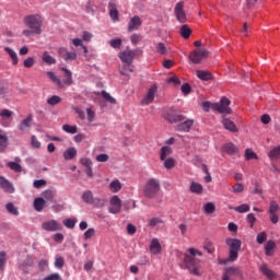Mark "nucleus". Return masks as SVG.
<instances>
[{"mask_svg": "<svg viewBox=\"0 0 280 280\" xmlns=\"http://www.w3.org/2000/svg\"><path fill=\"white\" fill-rule=\"evenodd\" d=\"M34 120V117L32 114H30L25 119H23L19 125V130L21 132H27L28 128H32V121Z\"/></svg>", "mask_w": 280, "mask_h": 280, "instance_id": "18", "label": "nucleus"}, {"mask_svg": "<svg viewBox=\"0 0 280 280\" xmlns=\"http://www.w3.org/2000/svg\"><path fill=\"white\" fill-rule=\"evenodd\" d=\"M135 71V66L132 63H125L122 67L119 69V73L121 75H130Z\"/></svg>", "mask_w": 280, "mask_h": 280, "instance_id": "27", "label": "nucleus"}, {"mask_svg": "<svg viewBox=\"0 0 280 280\" xmlns=\"http://www.w3.org/2000/svg\"><path fill=\"white\" fill-rule=\"evenodd\" d=\"M4 51L8 52V55L10 56L11 60H12V65L14 67H16V65H19V56L16 55V51H14L12 48L10 47H4Z\"/></svg>", "mask_w": 280, "mask_h": 280, "instance_id": "28", "label": "nucleus"}, {"mask_svg": "<svg viewBox=\"0 0 280 280\" xmlns=\"http://www.w3.org/2000/svg\"><path fill=\"white\" fill-rule=\"evenodd\" d=\"M59 56L68 62V60H75L78 58V54L69 52L67 48L61 47L58 49Z\"/></svg>", "mask_w": 280, "mask_h": 280, "instance_id": "16", "label": "nucleus"}, {"mask_svg": "<svg viewBox=\"0 0 280 280\" xmlns=\"http://www.w3.org/2000/svg\"><path fill=\"white\" fill-rule=\"evenodd\" d=\"M150 250L153 255H161V243L159 238H153L150 243Z\"/></svg>", "mask_w": 280, "mask_h": 280, "instance_id": "21", "label": "nucleus"}, {"mask_svg": "<svg viewBox=\"0 0 280 280\" xmlns=\"http://www.w3.org/2000/svg\"><path fill=\"white\" fill-rule=\"evenodd\" d=\"M101 95H102L103 100H105L109 104H117V100H115V97H113L108 92L102 91Z\"/></svg>", "mask_w": 280, "mask_h": 280, "instance_id": "44", "label": "nucleus"}, {"mask_svg": "<svg viewBox=\"0 0 280 280\" xmlns=\"http://www.w3.org/2000/svg\"><path fill=\"white\" fill-rule=\"evenodd\" d=\"M0 117L5 120V119H10V117H12V110L10 109H2L0 112Z\"/></svg>", "mask_w": 280, "mask_h": 280, "instance_id": "59", "label": "nucleus"}, {"mask_svg": "<svg viewBox=\"0 0 280 280\" xmlns=\"http://www.w3.org/2000/svg\"><path fill=\"white\" fill-rule=\"evenodd\" d=\"M192 127H194V119L187 118V116H185L184 120L177 122L175 129L177 132H189V130H191Z\"/></svg>", "mask_w": 280, "mask_h": 280, "instance_id": "10", "label": "nucleus"}, {"mask_svg": "<svg viewBox=\"0 0 280 280\" xmlns=\"http://www.w3.org/2000/svg\"><path fill=\"white\" fill-rule=\"evenodd\" d=\"M233 209H234V211H236V213H248V211H250V206L247 203H243Z\"/></svg>", "mask_w": 280, "mask_h": 280, "instance_id": "42", "label": "nucleus"}, {"mask_svg": "<svg viewBox=\"0 0 280 280\" xmlns=\"http://www.w3.org/2000/svg\"><path fill=\"white\" fill-rule=\"evenodd\" d=\"M208 54L209 52L207 51V49H195L190 52L189 60L194 65H200V62H202V59L207 58Z\"/></svg>", "mask_w": 280, "mask_h": 280, "instance_id": "7", "label": "nucleus"}, {"mask_svg": "<svg viewBox=\"0 0 280 280\" xmlns=\"http://www.w3.org/2000/svg\"><path fill=\"white\" fill-rule=\"evenodd\" d=\"M119 58L121 62L127 65H132V60H135V52L132 50H125L119 54Z\"/></svg>", "mask_w": 280, "mask_h": 280, "instance_id": "14", "label": "nucleus"}, {"mask_svg": "<svg viewBox=\"0 0 280 280\" xmlns=\"http://www.w3.org/2000/svg\"><path fill=\"white\" fill-rule=\"evenodd\" d=\"M95 197H93V191L85 190L82 194V200L85 202V205H92Z\"/></svg>", "mask_w": 280, "mask_h": 280, "instance_id": "29", "label": "nucleus"}, {"mask_svg": "<svg viewBox=\"0 0 280 280\" xmlns=\"http://www.w3.org/2000/svg\"><path fill=\"white\" fill-rule=\"evenodd\" d=\"M77 222H78V219H66L63 220V225L67 229H75Z\"/></svg>", "mask_w": 280, "mask_h": 280, "instance_id": "51", "label": "nucleus"}, {"mask_svg": "<svg viewBox=\"0 0 280 280\" xmlns=\"http://www.w3.org/2000/svg\"><path fill=\"white\" fill-rule=\"evenodd\" d=\"M47 78H49L50 81L54 82V84H57V86L59 89H62L65 85L62 84V81L60 80V78H58V75H56V73L48 71L46 72Z\"/></svg>", "mask_w": 280, "mask_h": 280, "instance_id": "25", "label": "nucleus"}, {"mask_svg": "<svg viewBox=\"0 0 280 280\" xmlns=\"http://www.w3.org/2000/svg\"><path fill=\"white\" fill-rule=\"evenodd\" d=\"M260 272H262V275L265 277H267V279H277V273L272 271V269L268 268V265L262 264L259 268Z\"/></svg>", "mask_w": 280, "mask_h": 280, "instance_id": "19", "label": "nucleus"}, {"mask_svg": "<svg viewBox=\"0 0 280 280\" xmlns=\"http://www.w3.org/2000/svg\"><path fill=\"white\" fill-rule=\"evenodd\" d=\"M16 162H9L7 165L12 170L13 172L21 173L23 172V168L21 167V158H15Z\"/></svg>", "mask_w": 280, "mask_h": 280, "instance_id": "26", "label": "nucleus"}, {"mask_svg": "<svg viewBox=\"0 0 280 280\" xmlns=\"http://www.w3.org/2000/svg\"><path fill=\"white\" fill-rule=\"evenodd\" d=\"M42 229L44 231L54 233L56 231H62V225L60 223H58V221H56V220H50V221H46V222L42 223Z\"/></svg>", "mask_w": 280, "mask_h": 280, "instance_id": "12", "label": "nucleus"}, {"mask_svg": "<svg viewBox=\"0 0 280 280\" xmlns=\"http://www.w3.org/2000/svg\"><path fill=\"white\" fill-rule=\"evenodd\" d=\"M78 156V150L73 147L68 148L65 152H63V159L66 161H73V159Z\"/></svg>", "mask_w": 280, "mask_h": 280, "instance_id": "20", "label": "nucleus"}, {"mask_svg": "<svg viewBox=\"0 0 280 280\" xmlns=\"http://www.w3.org/2000/svg\"><path fill=\"white\" fill-rule=\"evenodd\" d=\"M268 240V234L266 232H260L256 236L257 244H264Z\"/></svg>", "mask_w": 280, "mask_h": 280, "instance_id": "54", "label": "nucleus"}, {"mask_svg": "<svg viewBox=\"0 0 280 280\" xmlns=\"http://www.w3.org/2000/svg\"><path fill=\"white\" fill-rule=\"evenodd\" d=\"M161 191V182L156 178H149L144 185L143 196L144 198H156V194Z\"/></svg>", "mask_w": 280, "mask_h": 280, "instance_id": "3", "label": "nucleus"}, {"mask_svg": "<svg viewBox=\"0 0 280 280\" xmlns=\"http://www.w3.org/2000/svg\"><path fill=\"white\" fill-rule=\"evenodd\" d=\"M94 235H95V229L90 228V229H88V230L84 232L83 238H84V240H91V237H94Z\"/></svg>", "mask_w": 280, "mask_h": 280, "instance_id": "58", "label": "nucleus"}, {"mask_svg": "<svg viewBox=\"0 0 280 280\" xmlns=\"http://www.w3.org/2000/svg\"><path fill=\"white\" fill-rule=\"evenodd\" d=\"M197 255L198 257H202V252L194 247L188 248V254H185L184 257V266H186L190 275L200 277V259L196 258Z\"/></svg>", "mask_w": 280, "mask_h": 280, "instance_id": "1", "label": "nucleus"}, {"mask_svg": "<svg viewBox=\"0 0 280 280\" xmlns=\"http://www.w3.org/2000/svg\"><path fill=\"white\" fill-rule=\"evenodd\" d=\"M205 212L211 215V213H215V205L213 202H208L203 206Z\"/></svg>", "mask_w": 280, "mask_h": 280, "instance_id": "50", "label": "nucleus"}, {"mask_svg": "<svg viewBox=\"0 0 280 280\" xmlns=\"http://www.w3.org/2000/svg\"><path fill=\"white\" fill-rule=\"evenodd\" d=\"M23 65L25 69H32V66L36 65V60L34 59V57H28L23 61Z\"/></svg>", "mask_w": 280, "mask_h": 280, "instance_id": "56", "label": "nucleus"}, {"mask_svg": "<svg viewBox=\"0 0 280 280\" xmlns=\"http://www.w3.org/2000/svg\"><path fill=\"white\" fill-rule=\"evenodd\" d=\"M81 165H83V167H85V170H88L89 167H93V161H91V159L89 158H82L80 160Z\"/></svg>", "mask_w": 280, "mask_h": 280, "instance_id": "57", "label": "nucleus"}, {"mask_svg": "<svg viewBox=\"0 0 280 280\" xmlns=\"http://www.w3.org/2000/svg\"><path fill=\"white\" fill-rule=\"evenodd\" d=\"M279 203H277V201L275 200H271L269 202V210H268V213H269V220L272 224H279Z\"/></svg>", "mask_w": 280, "mask_h": 280, "instance_id": "6", "label": "nucleus"}, {"mask_svg": "<svg viewBox=\"0 0 280 280\" xmlns=\"http://www.w3.org/2000/svg\"><path fill=\"white\" fill-rule=\"evenodd\" d=\"M170 154H172V148L165 145L161 148V152H160V161H165V159H167V156H170Z\"/></svg>", "mask_w": 280, "mask_h": 280, "instance_id": "32", "label": "nucleus"}, {"mask_svg": "<svg viewBox=\"0 0 280 280\" xmlns=\"http://www.w3.org/2000/svg\"><path fill=\"white\" fill-rule=\"evenodd\" d=\"M225 244L230 248L228 261H237L240 248H242V241L238 238H225Z\"/></svg>", "mask_w": 280, "mask_h": 280, "instance_id": "4", "label": "nucleus"}, {"mask_svg": "<svg viewBox=\"0 0 280 280\" xmlns=\"http://www.w3.org/2000/svg\"><path fill=\"white\" fill-rule=\"evenodd\" d=\"M110 47L114 49H119L121 47V38L112 39L109 42Z\"/></svg>", "mask_w": 280, "mask_h": 280, "instance_id": "61", "label": "nucleus"}, {"mask_svg": "<svg viewBox=\"0 0 280 280\" xmlns=\"http://www.w3.org/2000/svg\"><path fill=\"white\" fill-rule=\"evenodd\" d=\"M5 209L8 213H11V215H19V209L15 208L14 203L12 202L7 203Z\"/></svg>", "mask_w": 280, "mask_h": 280, "instance_id": "46", "label": "nucleus"}, {"mask_svg": "<svg viewBox=\"0 0 280 280\" xmlns=\"http://www.w3.org/2000/svg\"><path fill=\"white\" fill-rule=\"evenodd\" d=\"M8 261V254L5 252H0V272L5 270V262Z\"/></svg>", "mask_w": 280, "mask_h": 280, "instance_id": "40", "label": "nucleus"}, {"mask_svg": "<svg viewBox=\"0 0 280 280\" xmlns=\"http://www.w3.org/2000/svg\"><path fill=\"white\" fill-rule=\"evenodd\" d=\"M180 36H183L185 39L189 38L191 36V28H189L188 25H183L179 30Z\"/></svg>", "mask_w": 280, "mask_h": 280, "instance_id": "39", "label": "nucleus"}, {"mask_svg": "<svg viewBox=\"0 0 280 280\" xmlns=\"http://www.w3.org/2000/svg\"><path fill=\"white\" fill-rule=\"evenodd\" d=\"M232 191L234 194H242V191H244V184L237 183L235 186L232 187Z\"/></svg>", "mask_w": 280, "mask_h": 280, "instance_id": "63", "label": "nucleus"}, {"mask_svg": "<svg viewBox=\"0 0 280 280\" xmlns=\"http://www.w3.org/2000/svg\"><path fill=\"white\" fill-rule=\"evenodd\" d=\"M86 115L89 124H93V121L95 120V110H93V107L86 108Z\"/></svg>", "mask_w": 280, "mask_h": 280, "instance_id": "52", "label": "nucleus"}, {"mask_svg": "<svg viewBox=\"0 0 280 280\" xmlns=\"http://www.w3.org/2000/svg\"><path fill=\"white\" fill-rule=\"evenodd\" d=\"M24 24L28 30H33L34 34H43V16L38 14H31L24 18Z\"/></svg>", "mask_w": 280, "mask_h": 280, "instance_id": "2", "label": "nucleus"}, {"mask_svg": "<svg viewBox=\"0 0 280 280\" xmlns=\"http://www.w3.org/2000/svg\"><path fill=\"white\" fill-rule=\"evenodd\" d=\"M8 148V136L5 133H0V152H5Z\"/></svg>", "mask_w": 280, "mask_h": 280, "instance_id": "35", "label": "nucleus"}, {"mask_svg": "<svg viewBox=\"0 0 280 280\" xmlns=\"http://www.w3.org/2000/svg\"><path fill=\"white\" fill-rule=\"evenodd\" d=\"M44 280H62V278L60 277V273H51L44 278Z\"/></svg>", "mask_w": 280, "mask_h": 280, "instance_id": "64", "label": "nucleus"}, {"mask_svg": "<svg viewBox=\"0 0 280 280\" xmlns=\"http://www.w3.org/2000/svg\"><path fill=\"white\" fill-rule=\"evenodd\" d=\"M43 198H45V200H48L51 202V200H54V198L56 197V191L48 189V190H44L42 192Z\"/></svg>", "mask_w": 280, "mask_h": 280, "instance_id": "41", "label": "nucleus"}, {"mask_svg": "<svg viewBox=\"0 0 280 280\" xmlns=\"http://www.w3.org/2000/svg\"><path fill=\"white\" fill-rule=\"evenodd\" d=\"M269 159H280V145L276 147L268 154Z\"/></svg>", "mask_w": 280, "mask_h": 280, "instance_id": "55", "label": "nucleus"}, {"mask_svg": "<svg viewBox=\"0 0 280 280\" xmlns=\"http://www.w3.org/2000/svg\"><path fill=\"white\" fill-rule=\"evenodd\" d=\"M55 266H56V268H63L65 267V258H62V256H56Z\"/></svg>", "mask_w": 280, "mask_h": 280, "instance_id": "60", "label": "nucleus"}, {"mask_svg": "<svg viewBox=\"0 0 280 280\" xmlns=\"http://www.w3.org/2000/svg\"><path fill=\"white\" fill-rule=\"evenodd\" d=\"M62 130H63V132H67L68 135H75V132H78V126L63 125Z\"/></svg>", "mask_w": 280, "mask_h": 280, "instance_id": "43", "label": "nucleus"}, {"mask_svg": "<svg viewBox=\"0 0 280 280\" xmlns=\"http://www.w3.org/2000/svg\"><path fill=\"white\" fill-rule=\"evenodd\" d=\"M190 191L192 194H201L202 192V186L199 183L192 182L190 185Z\"/></svg>", "mask_w": 280, "mask_h": 280, "instance_id": "49", "label": "nucleus"}, {"mask_svg": "<svg viewBox=\"0 0 280 280\" xmlns=\"http://www.w3.org/2000/svg\"><path fill=\"white\" fill-rule=\"evenodd\" d=\"M62 71L65 72V75H66V80L63 82L67 84V86H71V84H73V78H72L71 71H69V69L67 68H62Z\"/></svg>", "mask_w": 280, "mask_h": 280, "instance_id": "38", "label": "nucleus"}, {"mask_svg": "<svg viewBox=\"0 0 280 280\" xmlns=\"http://www.w3.org/2000/svg\"><path fill=\"white\" fill-rule=\"evenodd\" d=\"M0 187L5 189L8 194H14V186H12L3 176H0Z\"/></svg>", "mask_w": 280, "mask_h": 280, "instance_id": "22", "label": "nucleus"}, {"mask_svg": "<svg viewBox=\"0 0 280 280\" xmlns=\"http://www.w3.org/2000/svg\"><path fill=\"white\" fill-rule=\"evenodd\" d=\"M175 166H176V160H174L173 158H168L164 160V167L166 170H174Z\"/></svg>", "mask_w": 280, "mask_h": 280, "instance_id": "48", "label": "nucleus"}, {"mask_svg": "<svg viewBox=\"0 0 280 280\" xmlns=\"http://www.w3.org/2000/svg\"><path fill=\"white\" fill-rule=\"evenodd\" d=\"M245 159L247 161H252V159H259L255 152H253V149H246L245 150Z\"/></svg>", "mask_w": 280, "mask_h": 280, "instance_id": "53", "label": "nucleus"}, {"mask_svg": "<svg viewBox=\"0 0 280 280\" xmlns=\"http://www.w3.org/2000/svg\"><path fill=\"white\" fill-rule=\"evenodd\" d=\"M222 124H223V128L225 130H229V132H240L235 122L224 116L222 117Z\"/></svg>", "mask_w": 280, "mask_h": 280, "instance_id": "17", "label": "nucleus"}, {"mask_svg": "<svg viewBox=\"0 0 280 280\" xmlns=\"http://www.w3.org/2000/svg\"><path fill=\"white\" fill-rule=\"evenodd\" d=\"M197 78H199V80H203L205 82H209V80H211V72L205 71V70H198Z\"/></svg>", "mask_w": 280, "mask_h": 280, "instance_id": "33", "label": "nucleus"}, {"mask_svg": "<svg viewBox=\"0 0 280 280\" xmlns=\"http://www.w3.org/2000/svg\"><path fill=\"white\" fill-rule=\"evenodd\" d=\"M141 18L139 15H135L129 20L128 23V32H137L139 30V26L141 25Z\"/></svg>", "mask_w": 280, "mask_h": 280, "instance_id": "15", "label": "nucleus"}, {"mask_svg": "<svg viewBox=\"0 0 280 280\" xmlns=\"http://www.w3.org/2000/svg\"><path fill=\"white\" fill-rule=\"evenodd\" d=\"M230 106L231 100H229L226 96H223L220 103L212 104V110H217V113H220L221 115H231V113H233V109H231Z\"/></svg>", "mask_w": 280, "mask_h": 280, "instance_id": "5", "label": "nucleus"}, {"mask_svg": "<svg viewBox=\"0 0 280 280\" xmlns=\"http://www.w3.org/2000/svg\"><path fill=\"white\" fill-rule=\"evenodd\" d=\"M42 60L46 65H56V58L51 57L50 54L47 51L43 54Z\"/></svg>", "mask_w": 280, "mask_h": 280, "instance_id": "36", "label": "nucleus"}, {"mask_svg": "<svg viewBox=\"0 0 280 280\" xmlns=\"http://www.w3.org/2000/svg\"><path fill=\"white\" fill-rule=\"evenodd\" d=\"M60 102H62V98L58 95H52L47 100L49 106H56L57 104H60Z\"/></svg>", "mask_w": 280, "mask_h": 280, "instance_id": "47", "label": "nucleus"}, {"mask_svg": "<svg viewBox=\"0 0 280 280\" xmlns=\"http://www.w3.org/2000/svg\"><path fill=\"white\" fill-rule=\"evenodd\" d=\"M156 85H152L149 90L147 95L144 96V100L141 101L142 106H148V104H152L154 102V95H156Z\"/></svg>", "mask_w": 280, "mask_h": 280, "instance_id": "13", "label": "nucleus"}, {"mask_svg": "<svg viewBox=\"0 0 280 280\" xmlns=\"http://www.w3.org/2000/svg\"><path fill=\"white\" fill-rule=\"evenodd\" d=\"M110 207L108 208V211L113 213L114 215L117 213H121V199L114 195L109 200Z\"/></svg>", "mask_w": 280, "mask_h": 280, "instance_id": "11", "label": "nucleus"}, {"mask_svg": "<svg viewBox=\"0 0 280 280\" xmlns=\"http://www.w3.org/2000/svg\"><path fill=\"white\" fill-rule=\"evenodd\" d=\"M109 189L113 191V194H117V191L121 189V182H119V179L110 182Z\"/></svg>", "mask_w": 280, "mask_h": 280, "instance_id": "34", "label": "nucleus"}, {"mask_svg": "<svg viewBox=\"0 0 280 280\" xmlns=\"http://www.w3.org/2000/svg\"><path fill=\"white\" fill-rule=\"evenodd\" d=\"M164 119L168 121V124H177L179 121H184L185 115L176 113L174 109H167L164 116Z\"/></svg>", "mask_w": 280, "mask_h": 280, "instance_id": "8", "label": "nucleus"}, {"mask_svg": "<svg viewBox=\"0 0 280 280\" xmlns=\"http://www.w3.org/2000/svg\"><path fill=\"white\" fill-rule=\"evenodd\" d=\"M91 205H93V207H96V209H102L103 207H106V200L100 197H94Z\"/></svg>", "mask_w": 280, "mask_h": 280, "instance_id": "37", "label": "nucleus"}, {"mask_svg": "<svg viewBox=\"0 0 280 280\" xmlns=\"http://www.w3.org/2000/svg\"><path fill=\"white\" fill-rule=\"evenodd\" d=\"M155 49L160 56H167L168 54L167 47L163 43H158Z\"/></svg>", "mask_w": 280, "mask_h": 280, "instance_id": "45", "label": "nucleus"}, {"mask_svg": "<svg viewBox=\"0 0 280 280\" xmlns=\"http://www.w3.org/2000/svg\"><path fill=\"white\" fill-rule=\"evenodd\" d=\"M223 152H226V154H235V152H237V147H235V144H233L232 142L225 143L223 145Z\"/></svg>", "mask_w": 280, "mask_h": 280, "instance_id": "31", "label": "nucleus"}, {"mask_svg": "<svg viewBox=\"0 0 280 280\" xmlns=\"http://www.w3.org/2000/svg\"><path fill=\"white\" fill-rule=\"evenodd\" d=\"M174 12L179 23H185L187 21V13H185V3L183 1L175 4Z\"/></svg>", "mask_w": 280, "mask_h": 280, "instance_id": "9", "label": "nucleus"}, {"mask_svg": "<svg viewBox=\"0 0 280 280\" xmlns=\"http://www.w3.org/2000/svg\"><path fill=\"white\" fill-rule=\"evenodd\" d=\"M275 248H277V244L275 243V241H268L265 244V255H267V257H271Z\"/></svg>", "mask_w": 280, "mask_h": 280, "instance_id": "23", "label": "nucleus"}, {"mask_svg": "<svg viewBox=\"0 0 280 280\" xmlns=\"http://www.w3.org/2000/svg\"><path fill=\"white\" fill-rule=\"evenodd\" d=\"M109 16L114 21H119V11L117 10V5L113 2L109 3Z\"/></svg>", "mask_w": 280, "mask_h": 280, "instance_id": "24", "label": "nucleus"}, {"mask_svg": "<svg viewBox=\"0 0 280 280\" xmlns=\"http://www.w3.org/2000/svg\"><path fill=\"white\" fill-rule=\"evenodd\" d=\"M34 209L35 211H43V209H45V199L42 197H38L34 200Z\"/></svg>", "mask_w": 280, "mask_h": 280, "instance_id": "30", "label": "nucleus"}, {"mask_svg": "<svg viewBox=\"0 0 280 280\" xmlns=\"http://www.w3.org/2000/svg\"><path fill=\"white\" fill-rule=\"evenodd\" d=\"M108 159H110V156H108L106 153H101L96 156L97 163H106Z\"/></svg>", "mask_w": 280, "mask_h": 280, "instance_id": "62", "label": "nucleus"}]
</instances>
